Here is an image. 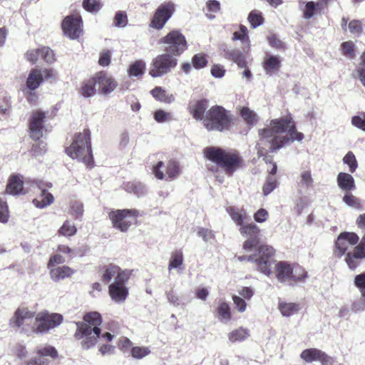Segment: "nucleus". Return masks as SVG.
Returning <instances> with one entry per match:
<instances>
[{
    "instance_id": "f257e3e1",
    "label": "nucleus",
    "mask_w": 365,
    "mask_h": 365,
    "mask_svg": "<svg viewBox=\"0 0 365 365\" xmlns=\"http://www.w3.org/2000/svg\"><path fill=\"white\" fill-rule=\"evenodd\" d=\"M260 138L256 145L259 157H264L266 163L272 164L269 175H274L277 170L275 163H272V158L267 156L268 150L275 152L277 150L289 144L294 140L302 141L304 134L297 130L291 116L273 119L269 127L259 130Z\"/></svg>"
},
{
    "instance_id": "f03ea898",
    "label": "nucleus",
    "mask_w": 365,
    "mask_h": 365,
    "mask_svg": "<svg viewBox=\"0 0 365 365\" xmlns=\"http://www.w3.org/2000/svg\"><path fill=\"white\" fill-rule=\"evenodd\" d=\"M34 317V312L27 308H18L9 320V324L14 329H21V332L29 336L31 333H47L63 322V317L60 314L41 312L36 314L34 326L31 329L26 327V325L31 322Z\"/></svg>"
},
{
    "instance_id": "7ed1b4c3",
    "label": "nucleus",
    "mask_w": 365,
    "mask_h": 365,
    "mask_svg": "<svg viewBox=\"0 0 365 365\" xmlns=\"http://www.w3.org/2000/svg\"><path fill=\"white\" fill-rule=\"evenodd\" d=\"M103 320L101 315L96 312L85 314L83 322H76L75 338L81 340V345L83 349L93 347L100 338Z\"/></svg>"
},
{
    "instance_id": "20e7f679",
    "label": "nucleus",
    "mask_w": 365,
    "mask_h": 365,
    "mask_svg": "<svg viewBox=\"0 0 365 365\" xmlns=\"http://www.w3.org/2000/svg\"><path fill=\"white\" fill-rule=\"evenodd\" d=\"M130 272L128 269L122 270L118 266L110 264L103 268L102 281L108 284L112 279L114 282L109 285V294L115 302H123L128 294V290L125 283L128 280Z\"/></svg>"
},
{
    "instance_id": "39448f33",
    "label": "nucleus",
    "mask_w": 365,
    "mask_h": 365,
    "mask_svg": "<svg viewBox=\"0 0 365 365\" xmlns=\"http://www.w3.org/2000/svg\"><path fill=\"white\" fill-rule=\"evenodd\" d=\"M204 155L207 159L215 165H208V169L217 172L218 167L223 169L226 174L232 175L240 168L242 158L236 153L227 152L218 147H207L204 150Z\"/></svg>"
},
{
    "instance_id": "423d86ee",
    "label": "nucleus",
    "mask_w": 365,
    "mask_h": 365,
    "mask_svg": "<svg viewBox=\"0 0 365 365\" xmlns=\"http://www.w3.org/2000/svg\"><path fill=\"white\" fill-rule=\"evenodd\" d=\"M274 252L275 251L272 247L262 245L257 247L253 255L239 256L237 259L240 262H254L259 272L269 277L273 272L272 265L275 262Z\"/></svg>"
},
{
    "instance_id": "0eeeda50",
    "label": "nucleus",
    "mask_w": 365,
    "mask_h": 365,
    "mask_svg": "<svg viewBox=\"0 0 365 365\" xmlns=\"http://www.w3.org/2000/svg\"><path fill=\"white\" fill-rule=\"evenodd\" d=\"M90 139V132L88 130L79 133L76 135L70 147L66 148V153L73 159H77L86 165L92 167L93 160Z\"/></svg>"
},
{
    "instance_id": "6e6552de",
    "label": "nucleus",
    "mask_w": 365,
    "mask_h": 365,
    "mask_svg": "<svg viewBox=\"0 0 365 365\" xmlns=\"http://www.w3.org/2000/svg\"><path fill=\"white\" fill-rule=\"evenodd\" d=\"M273 269L277 280L289 285H293L294 283L304 282L308 278V273L302 267L299 265L292 267L285 261L277 262L275 259V262L272 265Z\"/></svg>"
},
{
    "instance_id": "1a4fd4ad",
    "label": "nucleus",
    "mask_w": 365,
    "mask_h": 365,
    "mask_svg": "<svg viewBox=\"0 0 365 365\" xmlns=\"http://www.w3.org/2000/svg\"><path fill=\"white\" fill-rule=\"evenodd\" d=\"M230 123L231 118L225 109L215 106L207 111L203 124L208 130L223 131L229 129Z\"/></svg>"
},
{
    "instance_id": "9d476101",
    "label": "nucleus",
    "mask_w": 365,
    "mask_h": 365,
    "mask_svg": "<svg viewBox=\"0 0 365 365\" xmlns=\"http://www.w3.org/2000/svg\"><path fill=\"white\" fill-rule=\"evenodd\" d=\"M163 43L164 51L172 56H180L187 48V41L182 34L177 30L169 32L160 40Z\"/></svg>"
},
{
    "instance_id": "9b49d317",
    "label": "nucleus",
    "mask_w": 365,
    "mask_h": 365,
    "mask_svg": "<svg viewBox=\"0 0 365 365\" xmlns=\"http://www.w3.org/2000/svg\"><path fill=\"white\" fill-rule=\"evenodd\" d=\"M138 212L134 209L116 210L110 211L108 214L113 227L120 232H126L133 221L138 217Z\"/></svg>"
},
{
    "instance_id": "f8f14e48",
    "label": "nucleus",
    "mask_w": 365,
    "mask_h": 365,
    "mask_svg": "<svg viewBox=\"0 0 365 365\" xmlns=\"http://www.w3.org/2000/svg\"><path fill=\"white\" fill-rule=\"evenodd\" d=\"M177 62V59L168 53L158 55L153 59L149 73L153 78L160 77L170 72Z\"/></svg>"
},
{
    "instance_id": "ddd939ff",
    "label": "nucleus",
    "mask_w": 365,
    "mask_h": 365,
    "mask_svg": "<svg viewBox=\"0 0 365 365\" xmlns=\"http://www.w3.org/2000/svg\"><path fill=\"white\" fill-rule=\"evenodd\" d=\"M175 11L174 3L169 1L160 5L156 9L150 24V26L160 30L171 18Z\"/></svg>"
},
{
    "instance_id": "4468645a",
    "label": "nucleus",
    "mask_w": 365,
    "mask_h": 365,
    "mask_svg": "<svg viewBox=\"0 0 365 365\" xmlns=\"http://www.w3.org/2000/svg\"><path fill=\"white\" fill-rule=\"evenodd\" d=\"M165 165L163 161H159L153 166V173L159 180L165 179L166 180H173L180 174V167L178 162L170 160L165 166V174H164Z\"/></svg>"
},
{
    "instance_id": "2eb2a0df",
    "label": "nucleus",
    "mask_w": 365,
    "mask_h": 365,
    "mask_svg": "<svg viewBox=\"0 0 365 365\" xmlns=\"http://www.w3.org/2000/svg\"><path fill=\"white\" fill-rule=\"evenodd\" d=\"M359 240L357 235L354 232H341L335 241L334 254L339 257L347 254L346 252L356 245Z\"/></svg>"
},
{
    "instance_id": "dca6fc26",
    "label": "nucleus",
    "mask_w": 365,
    "mask_h": 365,
    "mask_svg": "<svg viewBox=\"0 0 365 365\" xmlns=\"http://www.w3.org/2000/svg\"><path fill=\"white\" fill-rule=\"evenodd\" d=\"M240 234L247 237L243 243V249L247 251H251L259 242V228L254 223L247 224L240 227Z\"/></svg>"
},
{
    "instance_id": "f3484780",
    "label": "nucleus",
    "mask_w": 365,
    "mask_h": 365,
    "mask_svg": "<svg viewBox=\"0 0 365 365\" xmlns=\"http://www.w3.org/2000/svg\"><path fill=\"white\" fill-rule=\"evenodd\" d=\"M81 23V17L78 15L66 16L62 22L64 34L71 39L78 38L82 32Z\"/></svg>"
},
{
    "instance_id": "a211bd4d",
    "label": "nucleus",
    "mask_w": 365,
    "mask_h": 365,
    "mask_svg": "<svg viewBox=\"0 0 365 365\" xmlns=\"http://www.w3.org/2000/svg\"><path fill=\"white\" fill-rule=\"evenodd\" d=\"M36 187L40 190V194L33 200L34 205L38 208H44L53 202L54 197L53 195L47 191V188L51 187V182H45L42 180H36L34 182Z\"/></svg>"
},
{
    "instance_id": "6ab92c4d",
    "label": "nucleus",
    "mask_w": 365,
    "mask_h": 365,
    "mask_svg": "<svg viewBox=\"0 0 365 365\" xmlns=\"http://www.w3.org/2000/svg\"><path fill=\"white\" fill-rule=\"evenodd\" d=\"M94 77L98 90L101 93L110 94L117 87V83L114 78L104 71L97 73Z\"/></svg>"
},
{
    "instance_id": "aec40b11",
    "label": "nucleus",
    "mask_w": 365,
    "mask_h": 365,
    "mask_svg": "<svg viewBox=\"0 0 365 365\" xmlns=\"http://www.w3.org/2000/svg\"><path fill=\"white\" fill-rule=\"evenodd\" d=\"M45 118V113L40 110L33 112L30 118V135L35 140L43 136V123Z\"/></svg>"
},
{
    "instance_id": "412c9836",
    "label": "nucleus",
    "mask_w": 365,
    "mask_h": 365,
    "mask_svg": "<svg viewBox=\"0 0 365 365\" xmlns=\"http://www.w3.org/2000/svg\"><path fill=\"white\" fill-rule=\"evenodd\" d=\"M49 270L51 279L55 282L70 277L76 272L74 269L66 265L51 268Z\"/></svg>"
},
{
    "instance_id": "4be33fe9",
    "label": "nucleus",
    "mask_w": 365,
    "mask_h": 365,
    "mask_svg": "<svg viewBox=\"0 0 365 365\" xmlns=\"http://www.w3.org/2000/svg\"><path fill=\"white\" fill-rule=\"evenodd\" d=\"M207 103V99H201L190 105V112L195 119L200 120L204 122L205 117V111L208 106Z\"/></svg>"
},
{
    "instance_id": "5701e85b",
    "label": "nucleus",
    "mask_w": 365,
    "mask_h": 365,
    "mask_svg": "<svg viewBox=\"0 0 365 365\" xmlns=\"http://www.w3.org/2000/svg\"><path fill=\"white\" fill-rule=\"evenodd\" d=\"M24 182L21 177L19 175H12L9 180L6 186L7 192L12 195L26 194L27 190L24 188Z\"/></svg>"
},
{
    "instance_id": "b1692460",
    "label": "nucleus",
    "mask_w": 365,
    "mask_h": 365,
    "mask_svg": "<svg viewBox=\"0 0 365 365\" xmlns=\"http://www.w3.org/2000/svg\"><path fill=\"white\" fill-rule=\"evenodd\" d=\"M281 67V61L277 56L267 55L263 62V68L268 76L277 72Z\"/></svg>"
},
{
    "instance_id": "393cba45",
    "label": "nucleus",
    "mask_w": 365,
    "mask_h": 365,
    "mask_svg": "<svg viewBox=\"0 0 365 365\" xmlns=\"http://www.w3.org/2000/svg\"><path fill=\"white\" fill-rule=\"evenodd\" d=\"M43 81V73H41V70L34 68H32L26 79V87L31 90L34 91L39 87Z\"/></svg>"
},
{
    "instance_id": "a878e982",
    "label": "nucleus",
    "mask_w": 365,
    "mask_h": 365,
    "mask_svg": "<svg viewBox=\"0 0 365 365\" xmlns=\"http://www.w3.org/2000/svg\"><path fill=\"white\" fill-rule=\"evenodd\" d=\"M299 9L302 11L305 19H310L320 9V4L319 2L308 1L305 3L300 0L299 1Z\"/></svg>"
},
{
    "instance_id": "bb28decb",
    "label": "nucleus",
    "mask_w": 365,
    "mask_h": 365,
    "mask_svg": "<svg viewBox=\"0 0 365 365\" xmlns=\"http://www.w3.org/2000/svg\"><path fill=\"white\" fill-rule=\"evenodd\" d=\"M338 186L346 192L355 188L354 178L349 173H339L337 176Z\"/></svg>"
},
{
    "instance_id": "cd10ccee",
    "label": "nucleus",
    "mask_w": 365,
    "mask_h": 365,
    "mask_svg": "<svg viewBox=\"0 0 365 365\" xmlns=\"http://www.w3.org/2000/svg\"><path fill=\"white\" fill-rule=\"evenodd\" d=\"M227 212L237 225L240 227L245 225L243 223L246 220L247 216L246 211L244 209L230 206L227 208Z\"/></svg>"
},
{
    "instance_id": "c85d7f7f",
    "label": "nucleus",
    "mask_w": 365,
    "mask_h": 365,
    "mask_svg": "<svg viewBox=\"0 0 365 365\" xmlns=\"http://www.w3.org/2000/svg\"><path fill=\"white\" fill-rule=\"evenodd\" d=\"M124 189L129 193H133L136 196L142 197L147 194L146 186L140 182H128L124 185Z\"/></svg>"
},
{
    "instance_id": "c756f323",
    "label": "nucleus",
    "mask_w": 365,
    "mask_h": 365,
    "mask_svg": "<svg viewBox=\"0 0 365 365\" xmlns=\"http://www.w3.org/2000/svg\"><path fill=\"white\" fill-rule=\"evenodd\" d=\"M225 56L236 63L239 67L245 68L247 62L245 55L238 49H228L225 51Z\"/></svg>"
},
{
    "instance_id": "7c9ffc66",
    "label": "nucleus",
    "mask_w": 365,
    "mask_h": 365,
    "mask_svg": "<svg viewBox=\"0 0 365 365\" xmlns=\"http://www.w3.org/2000/svg\"><path fill=\"white\" fill-rule=\"evenodd\" d=\"M183 253L181 250H176L172 252L170 262L168 264L169 271L173 269H178L180 271L184 269L183 265Z\"/></svg>"
},
{
    "instance_id": "2f4dec72",
    "label": "nucleus",
    "mask_w": 365,
    "mask_h": 365,
    "mask_svg": "<svg viewBox=\"0 0 365 365\" xmlns=\"http://www.w3.org/2000/svg\"><path fill=\"white\" fill-rule=\"evenodd\" d=\"M150 93L155 100L165 103H171L175 101V97L173 94L168 93L160 86L153 88Z\"/></svg>"
},
{
    "instance_id": "473e14b6",
    "label": "nucleus",
    "mask_w": 365,
    "mask_h": 365,
    "mask_svg": "<svg viewBox=\"0 0 365 365\" xmlns=\"http://www.w3.org/2000/svg\"><path fill=\"white\" fill-rule=\"evenodd\" d=\"M322 351H323L315 348L307 349L301 353L300 357L307 363H312L317 361H319Z\"/></svg>"
},
{
    "instance_id": "72a5a7b5",
    "label": "nucleus",
    "mask_w": 365,
    "mask_h": 365,
    "mask_svg": "<svg viewBox=\"0 0 365 365\" xmlns=\"http://www.w3.org/2000/svg\"><path fill=\"white\" fill-rule=\"evenodd\" d=\"M96 81L95 80V77L93 76L83 83L81 93L83 96L89 98L96 93Z\"/></svg>"
},
{
    "instance_id": "f704fd0d",
    "label": "nucleus",
    "mask_w": 365,
    "mask_h": 365,
    "mask_svg": "<svg viewBox=\"0 0 365 365\" xmlns=\"http://www.w3.org/2000/svg\"><path fill=\"white\" fill-rule=\"evenodd\" d=\"M217 312L221 322L227 323L231 319L230 307L227 303L222 302L220 304Z\"/></svg>"
},
{
    "instance_id": "c9c22d12",
    "label": "nucleus",
    "mask_w": 365,
    "mask_h": 365,
    "mask_svg": "<svg viewBox=\"0 0 365 365\" xmlns=\"http://www.w3.org/2000/svg\"><path fill=\"white\" fill-rule=\"evenodd\" d=\"M279 309L283 317H290L296 314L299 310V305L295 303L281 302Z\"/></svg>"
},
{
    "instance_id": "e433bc0d",
    "label": "nucleus",
    "mask_w": 365,
    "mask_h": 365,
    "mask_svg": "<svg viewBox=\"0 0 365 365\" xmlns=\"http://www.w3.org/2000/svg\"><path fill=\"white\" fill-rule=\"evenodd\" d=\"M249 331L247 329L240 327L231 331L229 335V340L232 342L241 341L246 339L249 336Z\"/></svg>"
},
{
    "instance_id": "4c0bfd02",
    "label": "nucleus",
    "mask_w": 365,
    "mask_h": 365,
    "mask_svg": "<svg viewBox=\"0 0 365 365\" xmlns=\"http://www.w3.org/2000/svg\"><path fill=\"white\" fill-rule=\"evenodd\" d=\"M145 69V63L143 60H138L130 66L128 73L130 76L138 77L144 73Z\"/></svg>"
},
{
    "instance_id": "58836bf2",
    "label": "nucleus",
    "mask_w": 365,
    "mask_h": 365,
    "mask_svg": "<svg viewBox=\"0 0 365 365\" xmlns=\"http://www.w3.org/2000/svg\"><path fill=\"white\" fill-rule=\"evenodd\" d=\"M220 10V3L217 0H209L206 2V16L209 19H214L215 14Z\"/></svg>"
},
{
    "instance_id": "ea45409f",
    "label": "nucleus",
    "mask_w": 365,
    "mask_h": 365,
    "mask_svg": "<svg viewBox=\"0 0 365 365\" xmlns=\"http://www.w3.org/2000/svg\"><path fill=\"white\" fill-rule=\"evenodd\" d=\"M361 58L362 62L356 68L353 76L355 78L359 79L365 88V51L361 56Z\"/></svg>"
},
{
    "instance_id": "a19ab883",
    "label": "nucleus",
    "mask_w": 365,
    "mask_h": 365,
    "mask_svg": "<svg viewBox=\"0 0 365 365\" xmlns=\"http://www.w3.org/2000/svg\"><path fill=\"white\" fill-rule=\"evenodd\" d=\"M103 6L101 0H83V9L91 13H97Z\"/></svg>"
},
{
    "instance_id": "79ce46f5",
    "label": "nucleus",
    "mask_w": 365,
    "mask_h": 365,
    "mask_svg": "<svg viewBox=\"0 0 365 365\" xmlns=\"http://www.w3.org/2000/svg\"><path fill=\"white\" fill-rule=\"evenodd\" d=\"M363 257H364L359 252L355 250L353 254L347 252L345 261L349 269L354 270L356 268L359 264V260Z\"/></svg>"
},
{
    "instance_id": "37998d69",
    "label": "nucleus",
    "mask_w": 365,
    "mask_h": 365,
    "mask_svg": "<svg viewBox=\"0 0 365 365\" xmlns=\"http://www.w3.org/2000/svg\"><path fill=\"white\" fill-rule=\"evenodd\" d=\"M251 26L255 29L262 24L264 19L262 13L257 10L252 11L247 18Z\"/></svg>"
},
{
    "instance_id": "c03bdc74",
    "label": "nucleus",
    "mask_w": 365,
    "mask_h": 365,
    "mask_svg": "<svg viewBox=\"0 0 365 365\" xmlns=\"http://www.w3.org/2000/svg\"><path fill=\"white\" fill-rule=\"evenodd\" d=\"M154 119L159 123L170 122L174 120L171 113L162 109L156 110L154 112Z\"/></svg>"
},
{
    "instance_id": "a18cd8bd",
    "label": "nucleus",
    "mask_w": 365,
    "mask_h": 365,
    "mask_svg": "<svg viewBox=\"0 0 365 365\" xmlns=\"http://www.w3.org/2000/svg\"><path fill=\"white\" fill-rule=\"evenodd\" d=\"M240 115L248 125H253L257 123L256 114L247 107H244L241 109Z\"/></svg>"
},
{
    "instance_id": "49530a36",
    "label": "nucleus",
    "mask_w": 365,
    "mask_h": 365,
    "mask_svg": "<svg viewBox=\"0 0 365 365\" xmlns=\"http://www.w3.org/2000/svg\"><path fill=\"white\" fill-rule=\"evenodd\" d=\"M37 354L41 357L50 356L53 359L58 358V351L55 347L52 346H45L38 349Z\"/></svg>"
},
{
    "instance_id": "de8ad7c7",
    "label": "nucleus",
    "mask_w": 365,
    "mask_h": 365,
    "mask_svg": "<svg viewBox=\"0 0 365 365\" xmlns=\"http://www.w3.org/2000/svg\"><path fill=\"white\" fill-rule=\"evenodd\" d=\"M77 229L71 221L66 220L59 230V233L63 236L70 237L76 233Z\"/></svg>"
},
{
    "instance_id": "09e8293b",
    "label": "nucleus",
    "mask_w": 365,
    "mask_h": 365,
    "mask_svg": "<svg viewBox=\"0 0 365 365\" xmlns=\"http://www.w3.org/2000/svg\"><path fill=\"white\" fill-rule=\"evenodd\" d=\"M354 285L359 289L361 297L365 302V272L357 274L354 277Z\"/></svg>"
},
{
    "instance_id": "8fccbe9b",
    "label": "nucleus",
    "mask_w": 365,
    "mask_h": 365,
    "mask_svg": "<svg viewBox=\"0 0 365 365\" xmlns=\"http://www.w3.org/2000/svg\"><path fill=\"white\" fill-rule=\"evenodd\" d=\"M128 24V16L125 11H118L115 13L113 19V25L117 27L124 28Z\"/></svg>"
},
{
    "instance_id": "3c124183",
    "label": "nucleus",
    "mask_w": 365,
    "mask_h": 365,
    "mask_svg": "<svg viewBox=\"0 0 365 365\" xmlns=\"http://www.w3.org/2000/svg\"><path fill=\"white\" fill-rule=\"evenodd\" d=\"M277 186V180L274 177L267 176L266 182L263 186V194L264 195H268L270 194Z\"/></svg>"
},
{
    "instance_id": "603ef678",
    "label": "nucleus",
    "mask_w": 365,
    "mask_h": 365,
    "mask_svg": "<svg viewBox=\"0 0 365 365\" xmlns=\"http://www.w3.org/2000/svg\"><path fill=\"white\" fill-rule=\"evenodd\" d=\"M150 350L145 346H133L131 349V355L133 358L141 359L150 354Z\"/></svg>"
},
{
    "instance_id": "864d4df0",
    "label": "nucleus",
    "mask_w": 365,
    "mask_h": 365,
    "mask_svg": "<svg viewBox=\"0 0 365 365\" xmlns=\"http://www.w3.org/2000/svg\"><path fill=\"white\" fill-rule=\"evenodd\" d=\"M343 162L344 164H346L349 167V171L351 173H354L357 168L358 164L354 154L349 151L343 158Z\"/></svg>"
},
{
    "instance_id": "5fc2aeb1",
    "label": "nucleus",
    "mask_w": 365,
    "mask_h": 365,
    "mask_svg": "<svg viewBox=\"0 0 365 365\" xmlns=\"http://www.w3.org/2000/svg\"><path fill=\"white\" fill-rule=\"evenodd\" d=\"M341 48L343 55L350 59L354 58L355 56L354 44L351 41H345L341 43Z\"/></svg>"
},
{
    "instance_id": "6e6d98bb",
    "label": "nucleus",
    "mask_w": 365,
    "mask_h": 365,
    "mask_svg": "<svg viewBox=\"0 0 365 365\" xmlns=\"http://www.w3.org/2000/svg\"><path fill=\"white\" fill-rule=\"evenodd\" d=\"M192 63L195 68L201 69L206 66L207 60L204 54H195L192 58Z\"/></svg>"
},
{
    "instance_id": "4d7b16f0",
    "label": "nucleus",
    "mask_w": 365,
    "mask_h": 365,
    "mask_svg": "<svg viewBox=\"0 0 365 365\" xmlns=\"http://www.w3.org/2000/svg\"><path fill=\"white\" fill-rule=\"evenodd\" d=\"M46 151V144L43 141H38L33 144L31 153L34 157L41 156Z\"/></svg>"
},
{
    "instance_id": "13d9d810",
    "label": "nucleus",
    "mask_w": 365,
    "mask_h": 365,
    "mask_svg": "<svg viewBox=\"0 0 365 365\" xmlns=\"http://www.w3.org/2000/svg\"><path fill=\"white\" fill-rule=\"evenodd\" d=\"M41 58H42L46 63H52L55 61V54L53 51L48 47H41Z\"/></svg>"
},
{
    "instance_id": "bf43d9fd",
    "label": "nucleus",
    "mask_w": 365,
    "mask_h": 365,
    "mask_svg": "<svg viewBox=\"0 0 365 365\" xmlns=\"http://www.w3.org/2000/svg\"><path fill=\"white\" fill-rule=\"evenodd\" d=\"M343 201L345 204L353 208H359L360 207L359 200L352 194L347 192L344 197Z\"/></svg>"
},
{
    "instance_id": "052dcab7",
    "label": "nucleus",
    "mask_w": 365,
    "mask_h": 365,
    "mask_svg": "<svg viewBox=\"0 0 365 365\" xmlns=\"http://www.w3.org/2000/svg\"><path fill=\"white\" fill-rule=\"evenodd\" d=\"M351 123L355 127L365 131V112L352 117Z\"/></svg>"
},
{
    "instance_id": "680f3d73",
    "label": "nucleus",
    "mask_w": 365,
    "mask_h": 365,
    "mask_svg": "<svg viewBox=\"0 0 365 365\" xmlns=\"http://www.w3.org/2000/svg\"><path fill=\"white\" fill-rule=\"evenodd\" d=\"M165 296L168 302L175 307L181 306L182 304L180 299V297L175 293L172 289L169 291L165 292Z\"/></svg>"
},
{
    "instance_id": "e2e57ef3",
    "label": "nucleus",
    "mask_w": 365,
    "mask_h": 365,
    "mask_svg": "<svg viewBox=\"0 0 365 365\" xmlns=\"http://www.w3.org/2000/svg\"><path fill=\"white\" fill-rule=\"evenodd\" d=\"M66 262L65 258L61 255V253H57L52 255L50 257V259L48 263V269L56 267L55 264H61Z\"/></svg>"
},
{
    "instance_id": "0e129e2a",
    "label": "nucleus",
    "mask_w": 365,
    "mask_h": 365,
    "mask_svg": "<svg viewBox=\"0 0 365 365\" xmlns=\"http://www.w3.org/2000/svg\"><path fill=\"white\" fill-rule=\"evenodd\" d=\"M111 53L109 50H104L100 53L98 63L100 66L106 67L110 63Z\"/></svg>"
},
{
    "instance_id": "69168bd1",
    "label": "nucleus",
    "mask_w": 365,
    "mask_h": 365,
    "mask_svg": "<svg viewBox=\"0 0 365 365\" xmlns=\"http://www.w3.org/2000/svg\"><path fill=\"white\" fill-rule=\"evenodd\" d=\"M248 39V35H247V29L244 25L240 26V31H235L233 34L232 40L237 41V40H242V41H246Z\"/></svg>"
},
{
    "instance_id": "338daca9",
    "label": "nucleus",
    "mask_w": 365,
    "mask_h": 365,
    "mask_svg": "<svg viewBox=\"0 0 365 365\" xmlns=\"http://www.w3.org/2000/svg\"><path fill=\"white\" fill-rule=\"evenodd\" d=\"M300 182L307 187L312 185L313 178H312L310 170L303 171L300 174Z\"/></svg>"
},
{
    "instance_id": "774afa93",
    "label": "nucleus",
    "mask_w": 365,
    "mask_h": 365,
    "mask_svg": "<svg viewBox=\"0 0 365 365\" xmlns=\"http://www.w3.org/2000/svg\"><path fill=\"white\" fill-rule=\"evenodd\" d=\"M41 57V48H36V49H31L29 50L26 53V59L31 62L32 63H35L38 58Z\"/></svg>"
}]
</instances>
